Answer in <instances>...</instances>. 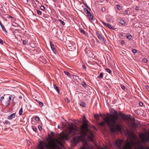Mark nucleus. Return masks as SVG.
I'll return each mask as SVG.
<instances>
[{
	"mask_svg": "<svg viewBox=\"0 0 149 149\" xmlns=\"http://www.w3.org/2000/svg\"><path fill=\"white\" fill-rule=\"evenodd\" d=\"M82 121L83 125L80 128L74 126L73 123H71L67 129L68 136L70 134L72 135H80L73 137L72 142L75 145L77 144L80 141L83 140L86 136H87L91 141H93L94 135L91 131L88 130L89 123L85 115L83 117Z\"/></svg>",
	"mask_w": 149,
	"mask_h": 149,
	"instance_id": "1",
	"label": "nucleus"
},
{
	"mask_svg": "<svg viewBox=\"0 0 149 149\" xmlns=\"http://www.w3.org/2000/svg\"><path fill=\"white\" fill-rule=\"evenodd\" d=\"M114 113H116V115L111 114L109 117L105 118L104 120L107 124L111 127V132L113 133H115L116 131H121L122 127V125L120 123H118L116 125V121L118 119V115L116 111Z\"/></svg>",
	"mask_w": 149,
	"mask_h": 149,
	"instance_id": "2",
	"label": "nucleus"
},
{
	"mask_svg": "<svg viewBox=\"0 0 149 149\" xmlns=\"http://www.w3.org/2000/svg\"><path fill=\"white\" fill-rule=\"evenodd\" d=\"M48 140L49 142V145L48 146L47 145L45 142L42 141H40L38 145V147L39 149H45V147H47V149H56L57 147V146L55 142L58 143L62 145L61 142L57 138H55L53 139L51 137L49 138Z\"/></svg>",
	"mask_w": 149,
	"mask_h": 149,
	"instance_id": "3",
	"label": "nucleus"
},
{
	"mask_svg": "<svg viewBox=\"0 0 149 149\" xmlns=\"http://www.w3.org/2000/svg\"><path fill=\"white\" fill-rule=\"evenodd\" d=\"M122 142V140L117 139L114 143V146L116 149H122L121 146Z\"/></svg>",
	"mask_w": 149,
	"mask_h": 149,
	"instance_id": "4",
	"label": "nucleus"
},
{
	"mask_svg": "<svg viewBox=\"0 0 149 149\" xmlns=\"http://www.w3.org/2000/svg\"><path fill=\"white\" fill-rule=\"evenodd\" d=\"M8 95H4V96H6L5 100L3 101V104L6 106H8L10 104V101L11 100V98L10 96H8Z\"/></svg>",
	"mask_w": 149,
	"mask_h": 149,
	"instance_id": "5",
	"label": "nucleus"
},
{
	"mask_svg": "<svg viewBox=\"0 0 149 149\" xmlns=\"http://www.w3.org/2000/svg\"><path fill=\"white\" fill-rule=\"evenodd\" d=\"M85 12H86V16L88 18L90 21H93L94 19V17L93 14H92L88 10H86L84 11Z\"/></svg>",
	"mask_w": 149,
	"mask_h": 149,
	"instance_id": "6",
	"label": "nucleus"
},
{
	"mask_svg": "<svg viewBox=\"0 0 149 149\" xmlns=\"http://www.w3.org/2000/svg\"><path fill=\"white\" fill-rule=\"evenodd\" d=\"M146 134L145 133H142L140 135V137L142 140L146 142L149 141V135L148 138L146 137Z\"/></svg>",
	"mask_w": 149,
	"mask_h": 149,
	"instance_id": "7",
	"label": "nucleus"
},
{
	"mask_svg": "<svg viewBox=\"0 0 149 149\" xmlns=\"http://www.w3.org/2000/svg\"><path fill=\"white\" fill-rule=\"evenodd\" d=\"M96 34L100 40L101 41L104 43H106L107 42L106 41V39L103 36H101L98 32L97 31L96 32Z\"/></svg>",
	"mask_w": 149,
	"mask_h": 149,
	"instance_id": "8",
	"label": "nucleus"
},
{
	"mask_svg": "<svg viewBox=\"0 0 149 149\" xmlns=\"http://www.w3.org/2000/svg\"><path fill=\"white\" fill-rule=\"evenodd\" d=\"M120 115L121 118L124 120H127L130 119V117L131 116L130 115H126L123 113L120 114Z\"/></svg>",
	"mask_w": 149,
	"mask_h": 149,
	"instance_id": "9",
	"label": "nucleus"
},
{
	"mask_svg": "<svg viewBox=\"0 0 149 149\" xmlns=\"http://www.w3.org/2000/svg\"><path fill=\"white\" fill-rule=\"evenodd\" d=\"M16 115V113H13L10 115L8 116L7 117V118L9 120H12L13 119L15 118Z\"/></svg>",
	"mask_w": 149,
	"mask_h": 149,
	"instance_id": "10",
	"label": "nucleus"
},
{
	"mask_svg": "<svg viewBox=\"0 0 149 149\" xmlns=\"http://www.w3.org/2000/svg\"><path fill=\"white\" fill-rule=\"evenodd\" d=\"M102 23L104 25H105L109 28L111 29H113V28L112 26L110 24L104 22H103Z\"/></svg>",
	"mask_w": 149,
	"mask_h": 149,
	"instance_id": "11",
	"label": "nucleus"
},
{
	"mask_svg": "<svg viewBox=\"0 0 149 149\" xmlns=\"http://www.w3.org/2000/svg\"><path fill=\"white\" fill-rule=\"evenodd\" d=\"M138 123L136 122H133L131 124V126L134 128H136L138 127Z\"/></svg>",
	"mask_w": 149,
	"mask_h": 149,
	"instance_id": "12",
	"label": "nucleus"
},
{
	"mask_svg": "<svg viewBox=\"0 0 149 149\" xmlns=\"http://www.w3.org/2000/svg\"><path fill=\"white\" fill-rule=\"evenodd\" d=\"M50 45L54 53H55L56 52V49L54 47V44L52 43V42L51 41L50 42Z\"/></svg>",
	"mask_w": 149,
	"mask_h": 149,
	"instance_id": "13",
	"label": "nucleus"
},
{
	"mask_svg": "<svg viewBox=\"0 0 149 149\" xmlns=\"http://www.w3.org/2000/svg\"><path fill=\"white\" fill-rule=\"evenodd\" d=\"M54 89L57 91V93L59 94H60V90L58 89V87L56 86V85L55 84H54Z\"/></svg>",
	"mask_w": 149,
	"mask_h": 149,
	"instance_id": "14",
	"label": "nucleus"
},
{
	"mask_svg": "<svg viewBox=\"0 0 149 149\" xmlns=\"http://www.w3.org/2000/svg\"><path fill=\"white\" fill-rule=\"evenodd\" d=\"M126 36L127 38L129 40H131L132 38V36L129 33H127Z\"/></svg>",
	"mask_w": 149,
	"mask_h": 149,
	"instance_id": "15",
	"label": "nucleus"
},
{
	"mask_svg": "<svg viewBox=\"0 0 149 149\" xmlns=\"http://www.w3.org/2000/svg\"><path fill=\"white\" fill-rule=\"evenodd\" d=\"M3 123L4 125H9L10 124V122L8 121L7 120H5L3 122Z\"/></svg>",
	"mask_w": 149,
	"mask_h": 149,
	"instance_id": "16",
	"label": "nucleus"
},
{
	"mask_svg": "<svg viewBox=\"0 0 149 149\" xmlns=\"http://www.w3.org/2000/svg\"><path fill=\"white\" fill-rule=\"evenodd\" d=\"M104 119H105V118L104 119ZM105 123H106V122H105V121H104V122L102 121V122H101V123H99V125L101 126H104L105 125Z\"/></svg>",
	"mask_w": 149,
	"mask_h": 149,
	"instance_id": "17",
	"label": "nucleus"
},
{
	"mask_svg": "<svg viewBox=\"0 0 149 149\" xmlns=\"http://www.w3.org/2000/svg\"><path fill=\"white\" fill-rule=\"evenodd\" d=\"M64 72L65 74L68 76L69 77H70L71 76V74L69 73V72H67L66 71H64Z\"/></svg>",
	"mask_w": 149,
	"mask_h": 149,
	"instance_id": "18",
	"label": "nucleus"
},
{
	"mask_svg": "<svg viewBox=\"0 0 149 149\" xmlns=\"http://www.w3.org/2000/svg\"><path fill=\"white\" fill-rule=\"evenodd\" d=\"M5 96H2L0 98V104H1V103H2V100H3L4 99V100H4L5 101V98H6V97H5Z\"/></svg>",
	"mask_w": 149,
	"mask_h": 149,
	"instance_id": "19",
	"label": "nucleus"
},
{
	"mask_svg": "<svg viewBox=\"0 0 149 149\" xmlns=\"http://www.w3.org/2000/svg\"><path fill=\"white\" fill-rule=\"evenodd\" d=\"M36 101L38 103L39 105L41 107H42L43 106V103L42 102L39 101L38 100H36Z\"/></svg>",
	"mask_w": 149,
	"mask_h": 149,
	"instance_id": "20",
	"label": "nucleus"
},
{
	"mask_svg": "<svg viewBox=\"0 0 149 149\" xmlns=\"http://www.w3.org/2000/svg\"><path fill=\"white\" fill-rule=\"evenodd\" d=\"M23 113V109L22 108H21L19 111V114L20 115H22Z\"/></svg>",
	"mask_w": 149,
	"mask_h": 149,
	"instance_id": "21",
	"label": "nucleus"
},
{
	"mask_svg": "<svg viewBox=\"0 0 149 149\" xmlns=\"http://www.w3.org/2000/svg\"><path fill=\"white\" fill-rule=\"evenodd\" d=\"M80 30L81 31V32L84 35H85L86 34V32L85 31L82 29L81 28L80 29Z\"/></svg>",
	"mask_w": 149,
	"mask_h": 149,
	"instance_id": "22",
	"label": "nucleus"
},
{
	"mask_svg": "<svg viewBox=\"0 0 149 149\" xmlns=\"http://www.w3.org/2000/svg\"><path fill=\"white\" fill-rule=\"evenodd\" d=\"M103 76V74L102 72L100 73V75L98 77V78H102Z\"/></svg>",
	"mask_w": 149,
	"mask_h": 149,
	"instance_id": "23",
	"label": "nucleus"
},
{
	"mask_svg": "<svg viewBox=\"0 0 149 149\" xmlns=\"http://www.w3.org/2000/svg\"><path fill=\"white\" fill-rule=\"evenodd\" d=\"M1 27L2 28V30L4 31L5 32H7V31H6V30L5 29V27L3 25H2L1 26Z\"/></svg>",
	"mask_w": 149,
	"mask_h": 149,
	"instance_id": "24",
	"label": "nucleus"
},
{
	"mask_svg": "<svg viewBox=\"0 0 149 149\" xmlns=\"http://www.w3.org/2000/svg\"><path fill=\"white\" fill-rule=\"evenodd\" d=\"M35 120L36 121L38 122L40 120V118L38 116H36L35 117Z\"/></svg>",
	"mask_w": 149,
	"mask_h": 149,
	"instance_id": "25",
	"label": "nucleus"
},
{
	"mask_svg": "<svg viewBox=\"0 0 149 149\" xmlns=\"http://www.w3.org/2000/svg\"><path fill=\"white\" fill-rule=\"evenodd\" d=\"M120 23L122 25H123L125 24V22L123 20H120Z\"/></svg>",
	"mask_w": 149,
	"mask_h": 149,
	"instance_id": "26",
	"label": "nucleus"
},
{
	"mask_svg": "<svg viewBox=\"0 0 149 149\" xmlns=\"http://www.w3.org/2000/svg\"><path fill=\"white\" fill-rule=\"evenodd\" d=\"M58 20L63 25H65V22L62 20H61V19H58Z\"/></svg>",
	"mask_w": 149,
	"mask_h": 149,
	"instance_id": "27",
	"label": "nucleus"
},
{
	"mask_svg": "<svg viewBox=\"0 0 149 149\" xmlns=\"http://www.w3.org/2000/svg\"><path fill=\"white\" fill-rule=\"evenodd\" d=\"M81 106L83 107H85L86 106V104L83 102H82L80 104Z\"/></svg>",
	"mask_w": 149,
	"mask_h": 149,
	"instance_id": "28",
	"label": "nucleus"
},
{
	"mask_svg": "<svg viewBox=\"0 0 149 149\" xmlns=\"http://www.w3.org/2000/svg\"><path fill=\"white\" fill-rule=\"evenodd\" d=\"M81 85L84 87H86V84L84 82H82L81 83Z\"/></svg>",
	"mask_w": 149,
	"mask_h": 149,
	"instance_id": "29",
	"label": "nucleus"
},
{
	"mask_svg": "<svg viewBox=\"0 0 149 149\" xmlns=\"http://www.w3.org/2000/svg\"><path fill=\"white\" fill-rule=\"evenodd\" d=\"M142 61L145 63H146L147 62V60L146 58H143L142 59Z\"/></svg>",
	"mask_w": 149,
	"mask_h": 149,
	"instance_id": "30",
	"label": "nucleus"
},
{
	"mask_svg": "<svg viewBox=\"0 0 149 149\" xmlns=\"http://www.w3.org/2000/svg\"><path fill=\"white\" fill-rule=\"evenodd\" d=\"M23 44L24 45H26L28 43V41L26 40H24L23 41Z\"/></svg>",
	"mask_w": 149,
	"mask_h": 149,
	"instance_id": "31",
	"label": "nucleus"
},
{
	"mask_svg": "<svg viewBox=\"0 0 149 149\" xmlns=\"http://www.w3.org/2000/svg\"><path fill=\"white\" fill-rule=\"evenodd\" d=\"M106 70L107 72H108V73H111V71L109 68H107L106 69Z\"/></svg>",
	"mask_w": 149,
	"mask_h": 149,
	"instance_id": "32",
	"label": "nucleus"
},
{
	"mask_svg": "<svg viewBox=\"0 0 149 149\" xmlns=\"http://www.w3.org/2000/svg\"><path fill=\"white\" fill-rule=\"evenodd\" d=\"M132 52L134 54L136 53L137 52V51L136 49H133L132 50Z\"/></svg>",
	"mask_w": 149,
	"mask_h": 149,
	"instance_id": "33",
	"label": "nucleus"
},
{
	"mask_svg": "<svg viewBox=\"0 0 149 149\" xmlns=\"http://www.w3.org/2000/svg\"><path fill=\"white\" fill-rule=\"evenodd\" d=\"M32 129L35 132H36L37 130V128L35 127L32 126Z\"/></svg>",
	"mask_w": 149,
	"mask_h": 149,
	"instance_id": "34",
	"label": "nucleus"
},
{
	"mask_svg": "<svg viewBox=\"0 0 149 149\" xmlns=\"http://www.w3.org/2000/svg\"><path fill=\"white\" fill-rule=\"evenodd\" d=\"M37 13L38 15H41L42 14V12L39 10H37Z\"/></svg>",
	"mask_w": 149,
	"mask_h": 149,
	"instance_id": "35",
	"label": "nucleus"
},
{
	"mask_svg": "<svg viewBox=\"0 0 149 149\" xmlns=\"http://www.w3.org/2000/svg\"><path fill=\"white\" fill-rule=\"evenodd\" d=\"M116 7L117 9H120L121 8V7L119 5H117Z\"/></svg>",
	"mask_w": 149,
	"mask_h": 149,
	"instance_id": "36",
	"label": "nucleus"
},
{
	"mask_svg": "<svg viewBox=\"0 0 149 149\" xmlns=\"http://www.w3.org/2000/svg\"><path fill=\"white\" fill-rule=\"evenodd\" d=\"M129 13V11L127 10H125L124 11L125 14H128Z\"/></svg>",
	"mask_w": 149,
	"mask_h": 149,
	"instance_id": "37",
	"label": "nucleus"
},
{
	"mask_svg": "<svg viewBox=\"0 0 149 149\" xmlns=\"http://www.w3.org/2000/svg\"><path fill=\"white\" fill-rule=\"evenodd\" d=\"M73 77L74 78V79H77V78H78L79 77L78 76H77L75 75H74L73 76Z\"/></svg>",
	"mask_w": 149,
	"mask_h": 149,
	"instance_id": "38",
	"label": "nucleus"
},
{
	"mask_svg": "<svg viewBox=\"0 0 149 149\" xmlns=\"http://www.w3.org/2000/svg\"><path fill=\"white\" fill-rule=\"evenodd\" d=\"M38 129H39V130H40V131H41L42 129V127H41V126H40V125H39L38 126Z\"/></svg>",
	"mask_w": 149,
	"mask_h": 149,
	"instance_id": "39",
	"label": "nucleus"
},
{
	"mask_svg": "<svg viewBox=\"0 0 149 149\" xmlns=\"http://www.w3.org/2000/svg\"><path fill=\"white\" fill-rule=\"evenodd\" d=\"M121 88L123 90H124L125 89V87L124 86L122 85L121 86Z\"/></svg>",
	"mask_w": 149,
	"mask_h": 149,
	"instance_id": "40",
	"label": "nucleus"
},
{
	"mask_svg": "<svg viewBox=\"0 0 149 149\" xmlns=\"http://www.w3.org/2000/svg\"><path fill=\"white\" fill-rule=\"evenodd\" d=\"M0 44H1V45L3 44V41L1 39H0Z\"/></svg>",
	"mask_w": 149,
	"mask_h": 149,
	"instance_id": "41",
	"label": "nucleus"
},
{
	"mask_svg": "<svg viewBox=\"0 0 149 149\" xmlns=\"http://www.w3.org/2000/svg\"><path fill=\"white\" fill-rule=\"evenodd\" d=\"M40 9H45V7L43 6H42L40 7Z\"/></svg>",
	"mask_w": 149,
	"mask_h": 149,
	"instance_id": "42",
	"label": "nucleus"
},
{
	"mask_svg": "<svg viewBox=\"0 0 149 149\" xmlns=\"http://www.w3.org/2000/svg\"><path fill=\"white\" fill-rule=\"evenodd\" d=\"M146 89L149 92V86H146Z\"/></svg>",
	"mask_w": 149,
	"mask_h": 149,
	"instance_id": "43",
	"label": "nucleus"
},
{
	"mask_svg": "<svg viewBox=\"0 0 149 149\" xmlns=\"http://www.w3.org/2000/svg\"><path fill=\"white\" fill-rule=\"evenodd\" d=\"M139 105L141 106H143V103L141 102H139Z\"/></svg>",
	"mask_w": 149,
	"mask_h": 149,
	"instance_id": "44",
	"label": "nucleus"
},
{
	"mask_svg": "<svg viewBox=\"0 0 149 149\" xmlns=\"http://www.w3.org/2000/svg\"><path fill=\"white\" fill-rule=\"evenodd\" d=\"M130 119L132 120H135V118L134 117L132 116V118H131L130 117V119Z\"/></svg>",
	"mask_w": 149,
	"mask_h": 149,
	"instance_id": "45",
	"label": "nucleus"
},
{
	"mask_svg": "<svg viewBox=\"0 0 149 149\" xmlns=\"http://www.w3.org/2000/svg\"><path fill=\"white\" fill-rule=\"evenodd\" d=\"M82 67L84 69H86V67L85 65H82Z\"/></svg>",
	"mask_w": 149,
	"mask_h": 149,
	"instance_id": "46",
	"label": "nucleus"
},
{
	"mask_svg": "<svg viewBox=\"0 0 149 149\" xmlns=\"http://www.w3.org/2000/svg\"><path fill=\"white\" fill-rule=\"evenodd\" d=\"M121 43L122 44H125V41L124 40H122L121 41Z\"/></svg>",
	"mask_w": 149,
	"mask_h": 149,
	"instance_id": "47",
	"label": "nucleus"
},
{
	"mask_svg": "<svg viewBox=\"0 0 149 149\" xmlns=\"http://www.w3.org/2000/svg\"><path fill=\"white\" fill-rule=\"evenodd\" d=\"M9 17V18H13V17L10 15H7Z\"/></svg>",
	"mask_w": 149,
	"mask_h": 149,
	"instance_id": "48",
	"label": "nucleus"
},
{
	"mask_svg": "<svg viewBox=\"0 0 149 149\" xmlns=\"http://www.w3.org/2000/svg\"><path fill=\"white\" fill-rule=\"evenodd\" d=\"M67 100L68 102H70V100L68 98H67Z\"/></svg>",
	"mask_w": 149,
	"mask_h": 149,
	"instance_id": "49",
	"label": "nucleus"
},
{
	"mask_svg": "<svg viewBox=\"0 0 149 149\" xmlns=\"http://www.w3.org/2000/svg\"><path fill=\"white\" fill-rule=\"evenodd\" d=\"M19 99H21L22 98V97L21 96H19Z\"/></svg>",
	"mask_w": 149,
	"mask_h": 149,
	"instance_id": "50",
	"label": "nucleus"
},
{
	"mask_svg": "<svg viewBox=\"0 0 149 149\" xmlns=\"http://www.w3.org/2000/svg\"><path fill=\"white\" fill-rule=\"evenodd\" d=\"M99 116V115L98 114V115H94V116L95 117H98Z\"/></svg>",
	"mask_w": 149,
	"mask_h": 149,
	"instance_id": "51",
	"label": "nucleus"
},
{
	"mask_svg": "<svg viewBox=\"0 0 149 149\" xmlns=\"http://www.w3.org/2000/svg\"><path fill=\"white\" fill-rule=\"evenodd\" d=\"M86 6L89 9L91 10V8L89 7L87 5H86Z\"/></svg>",
	"mask_w": 149,
	"mask_h": 149,
	"instance_id": "52",
	"label": "nucleus"
},
{
	"mask_svg": "<svg viewBox=\"0 0 149 149\" xmlns=\"http://www.w3.org/2000/svg\"><path fill=\"white\" fill-rule=\"evenodd\" d=\"M120 36L121 37H123V33H121Z\"/></svg>",
	"mask_w": 149,
	"mask_h": 149,
	"instance_id": "53",
	"label": "nucleus"
},
{
	"mask_svg": "<svg viewBox=\"0 0 149 149\" xmlns=\"http://www.w3.org/2000/svg\"><path fill=\"white\" fill-rule=\"evenodd\" d=\"M0 25H1V26L2 25H3L2 24L1 22H0Z\"/></svg>",
	"mask_w": 149,
	"mask_h": 149,
	"instance_id": "54",
	"label": "nucleus"
},
{
	"mask_svg": "<svg viewBox=\"0 0 149 149\" xmlns=\"http://www.w3.org/2000/svg\"><path fill=\"white\" fill-rule=\"evenodd\" d=\"M96 41L97 42H99V41L97 39H96Z\"/></svg>",
	"mask_w": 149,
	"mask_h": 149,
	"instance_id": "55",
	"label": "nucleus"
},
{
	"mask_svg": "<svg viewBox=\"0 0 149 149\" xmlns=\"http://www.w3.org/2000/svg\"><path fill=\"white\" fill-rule=\"evenodd\" d=\"M107 21H108V22H109L110 20V19H107Z\"/></svg>",
	"mask_w": 149,
	"mask_h": 149,
	"instance_id": "56",
	"label": "nucleus"
},
{
	"mask_svg": "<svg viewBox=\"0 0 149 149\" xmlns=\"http://www.w3.org/2000/svg\"><path fill=\"white\" fill-rule=\"evenodd\" d=\"M0 10L1 11L2 13L3 12V11H4V10Z\"/></svg>",
	"mask_w": 149,
	"mask_h": 149,
	"instance_id": "57",
	"label": "nucleus"
},
{
	"mask_svg": "<svg viewBox=\"0 0 149 149\" xmlns=\"http://www.w3.org/2000/svg\"><path fill=\"white\" fill-rule=\"evenodd\" d=\"M130 148H131V145H130Z\"/></svg>",
	"mask_w": 149,
	"mask_h": 149,
	"instance_id": "58",
	"label": "nucleus"
},
{
	"mask_svg": "<svg viewBox=\"0 0 149 149\" xmlns=\"http://www.w3.org/2000/svg\"><path fill=\"white\" fill-rule=\"evenodd\" d=\"M84 10H85V9H86V8H84Z\"/></svg>",
	"mask_w": 149,
	"mask_h": 149,
	"instance_id": "59",
	"label": "nucleus"
},
{
	"mask_svg": "<svg viewBox=\"0 0 149 149\" xmlns=\"http://www.w3.org/2000/svg\"><path fill=\"white\" fill-rule=\"evenodd\" d=\"M137 7H136V8H137Z\"/></svg>",
	"mask_w": 149,
	"mask_h": 149,
	"instance_id": "60",
	"label": "nucleus"
}]
</instances>
